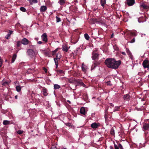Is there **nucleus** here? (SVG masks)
<instances>
[{
  "instance_id": "obj_27",
  "label": "nucleus",
  "mask_w": 149,
  "mask_h": 149,
  "mask_svg": "<svg viewBox=\"0 0 149 149\" xmlns=\"http://www.w3.org/2000/svg\"><path fill=\"white\" fill-rule=\"evenodd\" d=\"M110 133V134L112 135H115L114 130L113 127L111 128Z\"/></svg>"
},
{
  "instance_id": "obj_30",
  "label": "nucleus",
  "mask_w": 149,
  "mask_h": 149,
  "mask_svg": "<svg viewBox=\"0 0 149 149\" xmlns=\"http://www.w3.org/2000/svg\"><path fill=\"white\" fill-rule=\"evenodd\" d=\"M50 54V52L49 51H46L44 52V54L46 56H49Z\"/></svg>"
},
{
  "instance_id": "obj_2",
  "label": "nucleus",
  "mask_w": 149,
  "mask_h": 149,
  "mask_svg": "<svg viewBox=\"0 0 149 149\" xmlns=\"http://www.w3.org/2000/svg\"><path fill=\"white\" fill-rule=\"evenodd\" d=\"M124 33L125 35V39L127 40L130 39L132 36H136L137 35L136 31H130L127 30L124 31Z\"/></svg>"
},
{
  "instance_id": "obj_18",
  "label": "nucleus",
  "mask_w": 149,
  "mask_h": 149,
  "mask_svg": "<svg viewBox=\"0 0 149 149\" xmlns=\"http://www.w3.org/2000/svg\"><path fill=\"white\" fill-rule=\"evenodd\" d=\"M13 31H10L8 33L6 36L5 38L7 39H8L9 37L12 34Z\"/></svg>"
},
{
  "instance_id": "obj_20",
  "label": "nucleus",
  "mask_w": 149,
  "mask_h": 149,
  "mask_svg": "<svg viewBox=\"0 0 149 149\" xmlns=\"http://www.w3.org/2000/svg\"><path fill=\"white\" fill-rule=\"evenodd\" d=\"M108 108H107L105 109V111L104 118H105L106 120L108 118V115H107V113H108L107 111H108Z\"/></svg>"
},
{
  "instance_id": "obj_8",
  "label": "nucleus",
  "mask_w": 149,
  "mask_h": 149,
  "mask_svg": "<svg viewBox=\"0 0 149 149\" xmlns=\"http://www.w3.org/2000/svg\"><path fill=\"white\" fill-rule=\"evenodd\" d=\"M99 54L96 53H93L92 59L93 60H97L98 59Z\"/></svg>"
},
{
  "instance_id": "obj_1",
  "label": "nucleus",
  "mask_w": 149,
  "mask_h": 149,
  "mask_svg": "<svg viewBox=\"0 0 149 149\" xmlns=\"http://www.w3.org/2000/svg\"><path fill=\"white\" fill-rule=\"evenodd\" d=\"M104 63L106 65H120L121 61L120 60L116 61L114 58H109L106 59Z\"/></svg>"
},
{
  "instance_id": "obj_53",
  "label": "nucleus",
  "mask_w": 149,
  "mask_h": 149,
  "mask_svg": "<svg viewBox=\"0 0 149 149\" xmlns=\"http://www.w3.org/2000/svg\"><path fill=\"white\" fill-rule=\"evenodd\" d=\"M93 66H92V67H91V70H93L94 69V68L96 66H93Z\"/></svg>"
},
{
  "instance_id": "obj_25",
  "label": "nucleus",
  "mask_w": 149,
  "mask_h": 149,
  "mask_svg": "<svg viewBox=\"0 0 149 149\" xmlns=\"http://www.w3.org/2000/svg\"><path fill=\"white\" fill-rule=\"evenodd\" d=\"M81 68L82 71L84 72H86V69H87L86 66H82Z\"/></svg>"
},
{
  "instance_id": "obj_32",
  "label": "nucleus",
  "mask_w": 149,
  "mask_h": 149,
  "mask_svg": "<svg viewBox=\"0 0 149 149\" xmlns=\"http://www.w3.org/2000/svg\"><path fill=\"white\" fill-rule=\"evenodd\" d=\"M10 123V121L8 120H4L3 122V124L4 125H7L9 124Z\"/></svg>"
},
{
  "instance_id": "obj_59",
  "label": "nucleus",
  "mask_w": 149,
  "mask_h": 149,
  "mask_svg": "<svg viewBox=\"0 0 149 149\" xmlns=\"http://www.w3.org/2000/svg\"><path fill=\"white\" fill-rule=\"evenodd\" d=\"M35 39L36 40L38 41V38H35Z\"/></svg>"
},
{
  "instance_id": "obj_37",
  "label": "nucleus",
  "mask_w": 149,
  "mask_h": 149,
  "mask_svg": "<svg viewBox=\"0 0 149 149\" xmlns=\"http://www.w3.org/2000/svg\"><path fill=\"white\" fill-rule=\"evenodd\" d=\"M56 20L57 22H58L61 21V19L60 17H58L57 16L56 17Z\"/></svg>"
},
{
  "instance_id": "obj_31",
  "label": "nucleus",
  "mask_w": 149,
  "mask_h": 149,
  "mask_svg": "<svg viewBox=\"0 0 149 149\" xmlns=\"http://www.w3.org/2000/svg\"><path fill=\"white\" fill-rule=\"evenodd\" d=\"M22 44L21 41H18L17 42V47H19Z\"/></svg>"
},
{
  "instance_id": "obj_16",
  "label": "nucleus",
  "mask_w": 149,
  "mask_h": 149,
  "mask_svg": "<svg viewBox=\"0 0 149 149\" xmlns=\"http://www.w3.org/2000/svg\"><path fill=\"white\" fill-rule=\"evenodd\" d=\"M80 113L83 115H85V109L84 107H81L80 111Z\"/></svg>"
},
{
  "instance_id": "obj_40",
  "label": "nucleus",
  "mask_w": 149,
  "mask_h": 149,
  "mask_svg": "<svg viewBox=\"0 0 149 149\" xmlns=\"http://www.w3.org/2000/svg\"><path fill=\"white\" fill-rule=\"evenodd\" d=\"M79 83V84L81 85L82 86H85V84L82 82L79 81H78V83Z\"/></svg>"
},
{
  "instance_id": "obj_43",
  "label": "nucleus",
  "mask_w": 149,
  "mask_h": 149,
  "mask_svg": "<svg viewBox=\"0 0 149 149\" xmlns=\"http://www.w3.org/2000/svg\"><path fill=\"white\" fill-rule=\"evenodd\" d=\"M56 71L58 72H59L60 73H63V72L62 70H57Z\"/></svg>"
},
{
  "instance_id": "obj_56",
  "label": "nucleus",
  "mask_w": 149,
  "mask_h": 149,
  "mask_svg": "<svg viewBox=\"0 0 149 149\" xmlns=\"http://www.w3.org/2000/svg\"><path fill=\"white\" fill-rule=\"evenodd\" d=\"M109 148L110 149H113V147L111 146H110Z\"/></svg>"
},
{
  "instance_id": "obj_11",
  "label": "nucleus",
  "mask_w": 149,
  "mask_h": 149,
  "mask_svg": "<svg viewBox=\"0 0 149 149\" xmlns=\"http://www.w3.org/2000/svg\"><path fill=\"white\" fill-rule=\"evenodd\" d=\"M142 65H149V60L146 58L143 62Z\"/></svg>"
},
{
  "instance_id": "obj_13",
  "label": "nucleus",
  "mask_w": 149,
  "mask_h": 149,
  "mask_svg": "<svg viewBox=\"0 0 149 149\" xmlns=\"http://www.w3.org/2000/svg\"><path fill=\"white\" fill-rule=\"evenodd\" d=\"M99 126V125H98L96 123H94L92 124L91 126L93 128H97Z\"/></svg>"
},
{
  "instance_id": "obj_54",
  "label": "nucleus",
  "mask_w": 149,
  "mask_h": 149,
  "mask_svg": "<svg viewBox=\"0 0 149 149\" xmlns=\"http://www.w3.org/2000/svg\"><path fill=\"white\" fill-rule=\"evenodd\" d=\"M121 53L123 55H126V54L125 52H121Z\"/></svg>"
},
{
  "instance_id": "obj_9",
  "label": "nucleus",
  "mask_w": 149,
  "mask_h": 149,
  "mask_svg": "<svg viewBox=\"0 0 149 149\" xmlns=\"http://www.w3.org/2000/svg\"><path fill=\"white\" fill-rule=\"evenodd\" d=\"M143 131L149 130V124H144L143 125Z\"/></svg>"
},
{
  "instance_id": "obj_41",
  "label": "nucleus",
  "mask_w": 149,
  "mask_h": 149,
  "mask_svg": "<svg viewBox=\"0 0 149 149\" xmlns=\"http://www.w3.org/2000/svg\"><path fill=\"white\" fill-rule=\"evenodd\" d=\"M17 132V133L19 134H22L23 132V131L21 130H18Z\"/></svg>"
},
{
  "instance_id": "obj_39",
  "label": "nucleus",
  "mask_w": 149,
  "mask_h": 149,
  "mask_svg": "<svg viewBox=\"0 0 149 149\" xmlns=\"http://www.w3.org/2000/svg\"><path fill=\"white\" fill-rule=\"evenodd\" d=\"M144 69H146V68H147V70H145V71L146 72L147 71V70H148L149 68V66H143Z\"/></svg>"
},
{
  "instance_id": "obj_45",
  "label": "nucleus",
  "mask_w": 149,
  "mask_h": 149,
  "mask_svg": "<svg viewBox=\"0 0 149 149\" xmlns=\"http://www.w3.org/2000/svg\"><path fill=\"white\" fill-rule=\"evenodd\" d=\"M106 83L107 85H109L110 86H111L112 85V84H111V82L110 81H107L106 82Z\"/></svg>"
},
{
  "instance_id": "obj_64",
  "label": "nucleus",
  "mask_w": 149,
  "mask_h": 149,
  "mask_svg": "<svg viewBox=\"0 0 149 149\" xmlns=\"http://www.w3.org/2000/svg\"><path fill=\"white\" fill-rule=\"evenodd\" d=\"M124 34V33H122V34Z\"/></svg>"
},
{
  "instance_id": "obj_57",
  "label": "nucleus",
  "mask_w": 149,
  "mask_h": 149,
  "mask_svg": "<svg viewBox=\"0 0 149 149\" xmlns=\"http://www.w3.org/2000/svg\"><path fill=\"white\" fill-rule=\"evenodd\" d=\"M113 33H112L111 35V38H112L113 37Z\"/></svg>"
},
{
  "instance_id": "obj_34",
  "label": "nucleus",
  "mask_w": 149,
  "mask_h": 149,
  "mask_svg": "<svg viewBox=\"0 0 149 149\" xmlns=\"http://www.w3.org/2000/svg\"><path fill=\"white\" fill-rule=\"evenodd\" d=\"M20 10L23 12H25L26 10L25 8L23 7H22L20 8Z\"/></svg>"
},
{
  "instance_id": "obj_5",
  "label": "nucleus",
  "mask_w": 149,
  "mask_h": 149,
  "mask_svg": "<svg viewBox=\"0 0 149 149\" xmlns=\"http://www.w3.org/2000/svg\"><path fill=\"white\" fill-rule=\"evenodd\" d=\"M135 3V0H126L125 1L126 4L129 6L133 5Z\"/></svg>"
},
{
  "instance_id": "obj_14",
  "label": "nucleus",
  "mask_w": 149,
  "mask_h": 149,
  "mask_svg": "<svg viewBox=\"0 0 149 149\" xmlns=\"http://www.w3.org/2000/svg\"><path fill=\"white\" fill-rule=\"evenodd\" d=\"M126 52L127 54L130 56V58L131 59H132L133 58V56L132 55V54L131 52H130L129 49H126Z\"/></svg>"
},
{
  "instance_id": "obj_3",
  "label": "nucleus",
  "mask_w": 149,
  "mask_h": 149,
  "mask_svg": "<svg viewBox=\"0 0 149 149\" xmlns=\"http://www.w3.org/2000/svg\"><path fill=\"white\" fill-rule=\"evenodd\" d=\"M30 47L32 49H28L27 50V54L30 57L32 58L35 56V52L34 51V46L31 45L30 46Z\"/></svg>"
},
{
  "instance_id": "obj_51",
  "label": "nucleus",
  "mask_w": 149,
  "mask_h": 149,
  "mask_svg": "<svg viewBox=\"0 0 149 149\" xmlns=\"http://www.w3.org/2000/svg\"><path fill=\"white\" fill-rule=\"evenodd\" d=\"M42 41H39L37 42V43L38 44L40 45L42 44Z\"/></svg>"
},
{
  "instance_id": "obj_58",
  "label": "nucleus",
  "mask_w": 149,
  "mask_h": 149,
  "mask_svg": "<svg viewBox=\"0 0 149 149\" xmlns=\"http://www.w3.org/2000/svg\"><path fill=\"white\" fill-rule=\"evenodd\" d=\"M17 97H18V96L17 95H15V99H17Z\"/></svg>"
},
{
  "instance_id": "obj_28",
  "label": "nucleus",
  "mask_w": 149,
  "mask_h": 149,
  "mask_svg": "<svg viewBox=\"0 0 149 149\" xmlns=\"http://www.w3.org/2000/svg\"><path fill=\"white\" fill-rule=\"evenodd\" d=\"M60 88V86L58 84H55L54 85V88L55 89H59Z\"/></svg>"
},
{
  "instance_id": "obj_23",
  "label": "nucleus",
  "mask_w": 149,
  "mask_h": 149,
  "mask_svg": "<svg viewBox=\"0 0 149 149\" xmlns=\"http://www.w3.org/2000/svg\"><path fill=\"white\" fill-rule=\"evenodd\" d=\"M107 66L110 68L116 69L118 68L119 66Z\"/></svg>"
},
{
  "instance_id": "obj_47",
  "label": "nucleus",
  "mask_w": 149,
  "mask_h": 149,
  "mask_svg": "<svg viewBox=\"0 0 149 149\" xmlns=\"http://www.w3.org/2000/svg\"><path fill=\"white\" fill-rule=\"evenodd\" d=\"M3 61L2 59L1 58V57H0V65H2L3 64Z\"/></svg>"
},
{
  "instance_id": "obj_62",
  "label": "nucleus",
  "mask_w": 149,
  "mask_h": 149,
  "mask_svg": "<svg viewBox=\"0 0 149 149\" xmlns=\"http://www.w3.org/2000/svg\"><path fill=\"white\" fill-rule=\"evenodd\" d=\"M81 65H84V63H83Z\"/></svg>"
},
{
  "instance_id": "obj_63",
  "label": "nucleus",
  "mask_w": 149,
  "mask_h": 149,
  "mask_svg": "<svg viewBox=\"0 0 149 149\" xmlns=\"http://www.w3.org/2000/svg\"><path fill=\"white\" fill-rule=\"evenodd\" d=\"M58 66H56V68H57Z\"/></svg>"
},
{
  "instance_id": "obj_44",
  "label": "nucleus",
  "mask_w": 149,
  "mask_h": 149,
  "mask_svg": "<svg viewBox=\"0 0 149 149\" xmlns=\"http://www.w3.org/2000/svg\"><path fill=\"white\" fill-rule=\"evenodd\" d=\"M118 148H119L120 149H123L122 146L121 144H120V143H119L118 144Z\"/></svg>"
},
{
  "instance_id": "obj_55",
  "label": "nucleus",
  "mask_w": 149,
  "mask_h": 149,
  "mask_svg": "<svg viewBox=\"0 0 149 149\" xmlns=\"http://www.w3.org/2000/svg\"><path fill=\"white\" fill-rule=\"evenodd\" d=\"M25 63V62H21L20 63V65H24Z\"/></svg>"
},
{
  "instance_id": "obj_4",
  "label": "nucleus",
  "mask_w": 149,
  "mask_h": 149,
  "mask_svg": "<svg viewBox=\"0 0 149 149\" xmlns=\"http://www.w3.org/2000/svg\"><path fill=\"white\" fill-rule=\"evenodd\" d=\"M61 56V55L60 52H58L57 53L56 57L54 58V60L55 63V65H58V60H59L60 59Z\"/></svg>"
},
{
  "instance_id": "obj_10",
  "label": "nucleus",
  "mask_w": 149,
  "mask_h": 149,
  "mask_svg": "<svg viewBox=\"0 0 149 149\" xmlns=\"http://www.w3.org/2000/svg\"><path fill=\"white\" fill-rule=\"evenodd\" d=\"M130 96L128 94H126L124 95L123 98L125 100L129 101L130 100Z\"/></svg>"
},
{
  "instance_id": "obj_50",
  "label": "nucleus",
  "mask_w": 149,
  "mask_h": 149,
  "mask_svg": "<svg viewBox=\"0 0 149 149\" xmlns=\"http://www.w3.org/2000/svg\"><path fill=\"white\" fill-rule=\"evenodd\" d=\"M43 69L45 71V73H47V68L45 67H43Z\"/></svg>"
},
{
  "instance_id": "obj_12",
  "label": "nucleus",
  "mask_w": 149,
  "mask_h": 149,
  "mask_svg": "<svg viewBox=\"0 0 149 149\" xmlns=\"http://www.w3.org/2000/svg\"><path fill=\"white\" fill-rule=\"evenodd\" d=\"M47 9V7L46 6H42L40 8V11L41 12H43L46 11Z\"/></svg>"
},
{
  "instance_id": "obj_48",
  "label": "nucleus",
  "mask_w": 149,
  "mask_h": 149,
  "mask_svg": "<svg viewBox=\"0 0 149 149\" xmlns=\"http://www.w3.org/2000/svg\"><path fill=\"white\" fill-rule=\"evenodd\" d=\"M114 147L115 149H119L118 146L115 143H114Z\"/></svg>"
},
{
  "instance_id": "obj_33",
  "label": "nucleus",
  "mask_w": 149,
  "mask_h": 149,
  "mask_svg": "<svg viewBox=\"0 0 149 149\" xmlns=\"http://www.w3.org/2000/svg\"><path fill=\"white\" fill-rule=\"evenodd\" d=\"M9 83H10L8 82L5 81L4 82H3L2 84L3 86H6V85L9 84Z\"/></svg>"
},
{
  "instance_id": "obj_42",
  "label": "nucleus",
  "mask_w": 149,
  "mask_h": 149,
  "mask_svg": "<svg viewBox=\"0 0 149 149\" xmlns=\"http://www.w3.org/2000/svg\"><path fill=\"white\" fill-rule=\"evenodd\" d=\"M135 42V38H133V39L131 40L129 42L131 43H133Z\"/></svg>"
},
{
  "instance_id": "obj_26",
  "label": "nucleus",
  "mask_w": 149,
  "mask_h": 149,
  "mask_svg": "<svg viewBox=\"0 0 149 149\" xmlns=\"http://www.w3.org/2000/svg\"><path fill=\"white\" fill-rule=\"evenodd\" d=\"M84 36L85 39L87 40H89V39L90 37L88 36V34L87 33H85L84 34Z\"/></svg>"
},
{
  "instance_id": "obj_19",
  "label": "nucleus",
  "mask_w": 149,
  "mask_h": 149,
  "mask_svg": "<svg viewBox=\"0 0 149 149\" xmlns=\"http://www.w3.org/2000/svg\"><path fill=\"white\" fill-rule=\"evenodd\" d=\"M17 57V55L16 54H14L12 57L11 60V63H13L14 62L15 60Z\"/></svg>"
},
{
  "instance_id": "obj_21",
  "label": "nucleus",
  "mask_w": 149,
  "mask_h": 149,
  "mask_svg": "<svg viewBox=\"0 0 149 149\" xmlns=\"http://www.w3.org/2000/svg\"><path fill=\"white\" fill-rule=\"evenodd\" d=\"M63 50L64 51L67 52L68 51V48L67 46L64 45L62 46Z\"/></svg>"
},
{
  "instance_id": "obj_24",
  "label": "nucleus",
  "mask_w": 149,
  "mask_h": 149,
  "mask_svg": "<svg viewBox=\"0 0 149 149\" xmlns=\"http://www.w3.org/2000/svg\"><path fill=\"white\" fill-rule=\"evenodd\" d=\"M106 3L105 0H101L100 1V4L104 8V6Z\"/></svg>"
},
{
  "instance_id": "obj_17",
  "label": "nucleus",
  "mask_w": 149,
  "mask_h": 149,
  "mask_svg": "<svg viewBox=\"0 0 149 149\" xmlns=\"http://www.w3.org/2000/svg\"><path fill=\"white\" fill-rule=\"evenodd\" d=\"M42 92H43V95L45 96H46L48 95V93L47 92V90L45 88L43 89Z\"/></svg>"
},
{
  "instance_id": "obj_46",
  "label": "nucleus",
  "mask_w": 149,
  "mask_h": 149,
  "mask_svg": "<svg viewBox=\"0 0 149 149\" xmlns=\"http://www.w3.org/2000/svg\"><path fill=\"white\" fill-rule=\"evenodd\" d=\"M66 125L69 127H72V125L70 123H66Z\"/></svg>"
},
{
  "instance_id": "obj_49",
  "label": "nucleus",
  "mask_w": 149,
  "mask_h": 149,
  "mask_svg": "<svg viewBox=\"0 0 149 149\" xmlns=\"http://www.w3.org/2000/svg\"><path fill=\"white\" fill-rule=\"evenodd\" d=\"M142 6L144 9H147V6L146 5H145L144 4L142 5Z\"/></svg>"
},
{
  "instance_id": "obj_35",
  "label": "nucleus",
  "mask_w": 149,
  "mask_h": 149,
  "mask_svg": "<svg viewBox=\"0 0 149 149\" xmlns=\"http://www.w3.org/2000/svg\"><path fill=\"white\" fill-rule=\"evenodd\" d=\"M78 41V39L76 38V40H74V39H72L71 40V42L72 43H73V44H75Z\"/></svg>"
},
{
  "instance_id": "obj_6",
  "label": "nucleus",
  "mask_w": 149,
  "mask_h": 149,
  "mask_svg": "<svg viewBox=\"0 0 149 149\" xmlns=\"http://www.w3.org/2000/svg\"><path fill=\"white\" fill-rule=\"evenodd\" d=\"M21 41L22 44L24 45H27L30 42V41L27 39L24 38H23V39L21 40Z\"/></svg>"
},
{
  "instance_id": "obj_15",
  "label": "nucleus",
  "mask_w": 149,
  "mask_h": 149,
  "mask_svg": "<svg viewBox=\"0 0 149 149\" xmlns=\"http://www.w3.org/2000/svg\"><path fill=\"white\" fill-rule=\"evenodd\" d=\"M30 5H32L33 3H38L37 0H28Z\"/></svg>"
},
{
  "instance_id": "obj_60",
  "label": "nucleus",
  "mask_w": 149,
  "mask_h": 149,
  "mask_svg": "<svg viewBox=\"0 0 149 149\" xmlns=\"http://www.w3.org/2000/svg\"><path fill=\"white\" fill-rule=\"evenodd\" d=\"M67 102L70 104L71 103V102L70 101H69V100H67Z\"/></svg>"
},
{
  "instance_id": "obj_61",
  "label": "nucleus",
  "mask_w": 149,
  "mask_h": 149,
  "mask_svg": "<svg viewBox=\"0 0 149 149\" xmlns=\"http://www.w3.org/2000/svg\"><path fill=\"white\" fill-rule=\"evenodd\" d=\"M5 61L6 62H7V59H5Z\"/></svg>"
},
{
  "instance_id": "obj_22",
  "label": "nucleus",
  "mask_w": 149,
  "mask_h": 149,
  "mask_svg": "<svg viewBox=\"0 0 149 149\" xmlns=\"http://www.w3.org/2000/svg\"><path fill=\"white\" fill-rule=\"evenodd\" d=\"M69 82L70 83H74V82L78 83V80L76 79H70L69 80Z\"/></svg>"
},
{
  "instance_id": "obj_36",
  "label": "nucleus",
  "mask_w": 149,
  "mask_h": 149,
  "mask_svg": "<svg viewBox=\"0 0 149 149\" xmlns=\"http://www.w3.org/2000/svg\"><path fill=\"white\" fill-rule=\"evenodd\" d=\"M65 3L64 0H60L59 1L60 4L61 5H63Z\"/></svg>"
},
{
  "instance_id": "obj_38",
  "label": "nucleus",
  "mask_w": 149,
  "mask_h": 149,
  "mask_svg": "<svg viewBox=\"0 0 149 149\" xmlns=\"http://www.w3.org/2000/svg\"><path fill=\"white\" fill-rule=\"evenodd\" d=\"M58 48L56 49L55 50L53 51L52 52V55L53 56L55 54H56L57 51H58Z\"/></svg>"
},
{
  "instance_id": "obj_29",
  "label": "nucleus",
  "mask_w": 149,
  "mask_h": 149,
  "mask_svg": "<svg viewBox=\"0 0 149 149\" xmlns=\"http://www.w3.org/2000/svg\"><path fill=\"white\" fill-rule=\"evenodd\" d=\"M16 89L18 92H19L21 90V88L20 86H17L16 87Z\"/></svg>"
},
{
  "instance_id": "obj_7",
  "label": "nucleus",
  "mask_w": 149,
  "mask_h": 149,
  "mask_svg": "<svg viewBox=\"0 0 149 149\" xmlns=\"http://www.w3.org/2000/svg\"><path fill=\"white\" fill-rule=\"evenodd\" d=\"M42 40L45 42H47V35L46 33H44L41 36Z\"/></svg>"
},
{
  "instance_id": "obj_52",
  "label": "nucleus",
  "mask_w": 149,
  "mask_h": 149,
  "mask_svg": "<svg viewBox=\"0 0 149 149\" xmlns=\"http://www.w3.org/2000/svg\"><path fill=\"white\" fill-rule=\"evenodd\" d=\"M143 17H141L140 18H139V19H138V22H142V21H141V20H140V19L142 18H143Z\"/></svg>"
}]
</instances>
